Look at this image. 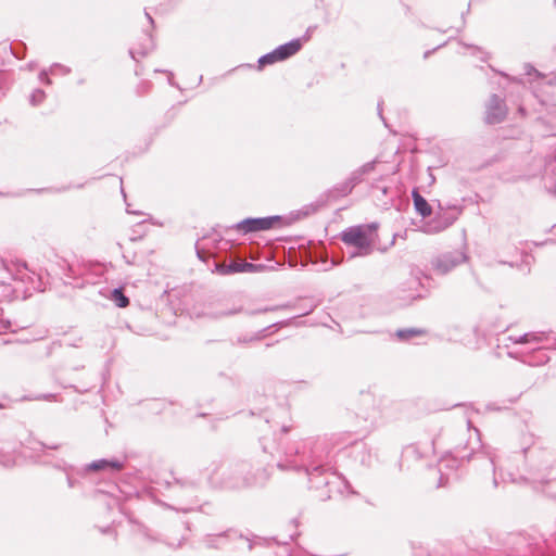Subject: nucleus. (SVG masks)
I'll list each match as a JSON object with an SVG mask.
<instances>
[{"instance_id": "nucleus-2", "label": "nucleus", "mask_w": 556, "mask_h": 556, "mask_svg": "<svg viewBox=\"0 0 556 556\" xmlns=\"http://www.w3.org/2000/svg\"><path fill=\"white\" fill-rule=\"evenodd\" d=\"M301 48L300 40H293L289 43L282 45L277 48L274 52L268 53L260 59V64H271L276 61H282L293 54H295Z\"/></svg>"}, {"instance_id": "nucleus-9", "label": "nucleus", "mask_w": 556, "mask_h": 556, "mask_svg": "<svg viewBox=\"0 0 556 556\" xmlns=\"http://www.w3.org/2000/svg\"><path fill=\"white\" fill-rule=\"evenodd\" d=\"M250 224H252V226L249 227L248 229L249 230H255V229H263V228H265L267 223L265 220L257 219V220L250 222Z\"/></svg>"}, {"instance_id": "nucleus-4", "label": "nucleus", "mask_w": 556, "mask_h": 556, "mask_svg": "<svg viewBox=\"0 0 556 556\" xmlns=\"http://www.w3.org/2000/svg\"><path fill=\"white\" fill-rule=\"evenodd\" d=\"M414 205L417 212L424 217L431 214V207L428 202L416 191L413 192Z\"/></svg>"}, {"instance_id": "nucleus-1", "label": "nucleus", "mask_w": 556, "mask_h": 556, "mask_svg": "<svg viewBox=\"0 0 556 556\" xmlns=\"http://www.w3.org/2000/svg\"><path fill=\"white\" fill-rule=\"evenodd\" d=\"M376 227L372 225L355 226L342 233V240L361 250L368 249L375 240Z\"/></svg>"}, {"instance_id": "nucleus-8", "label": "nucleus", "mask_w": 556, "mask_h": 556, "mask_svg": "<svg viewBox=\"0 0 556 556\" xmlns=\"http://www.w3.org/2000/svg\"><path fill=\"white\" fill-rule=\"evenodd\" d=\"M108 466H112V467H115V468H118L117 465L115 464H110L108 463L106 460H99V462H94L90 465V468L94 469V470H99V469H103Z\"/></svg>"}, {"instance_id": "nucleus-3", "label": "nucleus", "mask_w": 556, "mask_h": 556, "mask_svg": "<svg viewBox=\"0 0 556 556\" xmlns=\"http://www.w3.org/2000/svg\"><path fill=\"white\" fill-rule=\"evenodd\" d=\"M219 273L227 275V274H233V273H253L258 271L263 268L262 265H255L252 263H248L244 261H235L231 262L228 265H219L218 267Z\"/></svg>"}, {"instance_id": "nucleus-6", "label": "nucleus", "mask_w": 556, "mask_h": 556, "mask_svg": "<svg viewBox=\"0 0 556 556\" xmlns=\"http://www.w3.org/2000/svg\"><path fill=\"white\" fill-rule=\"evenodd\" d=\"M112 299L115 301L118 307H126L129 304L128 299L123 294L119 289H115L112 292Z\"/></svg>"}, {"instance_id": "nucleus-7", "label": "nucleus", "mask_w": 556, "mask_h": 556, "mask_svg": "<svg viewBox=\"0 0 556 556\" xmlns=\"http://www.w3.org/2000/svg\"><path fill=\"white\" fill-rule=\"evenodd\" d=\"M422 334L421 330L410 329V330H401L397 332V337L401 339H408L415 336Z\"/></svg>"}, {"instance_id": "nucleus-10", "label": "nucleus", "mask_w": 556, "mask_h": 556, "mask_svg": "<svg viewBox=\"0 0 556 556\" xmlns=\"http://www.w3.org/2000/svg\"><path fill=\"white\" fill-rule=\"evenodd\" d=\"M43 97H45V94H43V92H42V91H40V90H36V91L31 94V102H33L34 104L39 103V102H41V101L43 100Z\"/></svg>"}, {"instance_id": "nucleus-5", "label": "nucleus", "mask_w": 556, "mask_h": 556, "mask_svg": "<svg viewBox=\"0 0 556 556\" xmlns=\"http://www.w3.org/2000/svg\"><path fill=\"white\" fill-rule=\"evenodd\" d=\"M494 110L496 111L495 113H492V112L488 113V117L486 118H488L489 123L500 122L502 119V117L505 115V110L502 106L501 102L496 103Z\"/></svg>"}]
</instances>
